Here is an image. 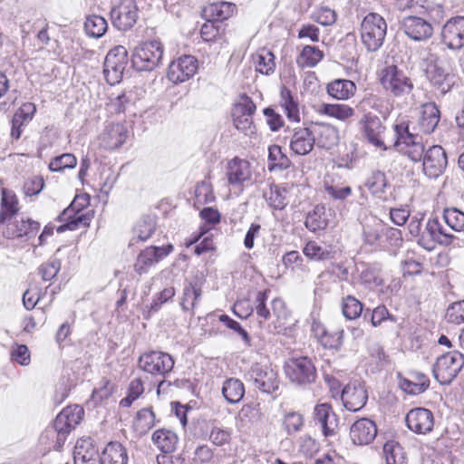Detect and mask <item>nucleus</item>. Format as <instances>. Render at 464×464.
Wrapping results in <instances>:
<instances>
[{
	"label": "nucleus",
	"mask_w": 464,
	"mask_h": 464,
	"mask_svg": "<svg viewBox=\"0 0 464 464\" xmlns=\"http://www.w3.org/2000/svg\"><path fill=\"white\" fill-rule=\"evenodd\" d=\"M222 395L230 404L238 403L245 395L244 383L237 378L227 379L222 385Z\"/></svg>",
	"instance_id": "nucleus-44"
},
{
	"label": "nucleus",
	"mask_w": 464,
	"mask_h": 464,
	"mask_svg": "<svg viewBox=\"0 0 464 464\" xmlns=\"http://www.w3.org/2000/svg\"><path fill=\"white\" fill-rule=\"evenodd\" d=\"M445 318L450 324H464V300L451 304L447 308Z\"/></svg>",
	"instance_id": "nucleus-64"
},
{
	"label": "nucleus",
	"mask_w": 464,
	"mask_h": 464,
	"mask_svg": "<svg viewBox=\"0 0 464 464\" xmlns=\"http://www.w3.org/2000/svg\"><path fill=\"white\" fill-rule=\"evenodd\" d=\"M264 197L269 206L275 209H283L287 205L285 197L278 186H271L264 193Z\"/></svg>",
	"instance_id": "nucleus-60"
},
{
	"label": "nucleus",
	"mask_w": 464,
	"mask_h": 464,
	"mask_svg": "<svg viewBox=\"0 0 464 464\" xmlns=\"http://www.w3.org/2000/svg\"><path fill=\"white\" fill-rule=\"evenodd\" d=\"M237 5L230 2H215L203 9V16L207 20L217 22L225 21L234 15Z\"/></svg>",
	"instance_id": "nucleus-36"
},
{
	"label": "nucleus",
	"mask_w": 464,
	"mask_h": 464,
	"mask_svg": "<svg viewBox=\"0 0 464 464\" xmlns=\"http://www.w3.org/2000/svg\"><path fill=\"white\" fill-rule=\"evenodd\" d=\"M362 304L354 296L347 295L342 301L343 314L349 320L358 318L362 312Z\"/></svg>",
	"instance_id": "nucleus-58"
},
{
	"label": "nucleus",
	"mask_w": 464,
	"mask_h": 464,
	"mask_svg": "<svg viewBox=\"0 0 464 464\" xmlns=\"http://www.w3.org/2000/svg\"><path fill=\"white\" fill-rule=\"evenodd\" d=\"M324 58V53L312 45H305L296 59L301 68H312L317 65Z\"/></svg>",
	"instance_id": "nucleus-51"
},
{
	"label": "nucleus",
	"mask_w": 464,
	"mask_h": 464,
	"mask_svg": "<svg viewBox=\"0 0 464 464\" xmlns=\"http://www.w3.org/2000/svg\"><path fill=\"white\" fill-rule=\"evenodd\" d=\"M464 365V357L459 352L446 353L437 358L433 365L434 378L443 385L450 384Z\"/></svg>",
	"instance_id": "nucleus-8"
},
{
	"label": "nucleus",
	"mask_w": 464,
	"mask_h": 464,
	"mask_svg": "<svg viewBox=\"0 0 464 464\" xmlns=\"http://www.w3.org/2000/svg\"><path fill=\"white\" fill-rule=\"evenodd\" d=\"M77 160L73 154L64 153L55 157L49 164L51 171H62L65 169H72L76 166Z\"/></svg>",
	"instance_id": "nucleus-62"
},
{
	"label": "nucleus",
	"mask_w": 464,
	"mask_h": 464,
	"mask_svg": "<svg viewBox=\"0 0 464 464\" xmlns=\"http://www.w3.org/2000/svg\"><path fill=\"white\" fill-rule=\"evenodd\" d=\"M84 29L88 35L94 38H100L106 33L108 24L102 16L92 14L87 16L84 23Z\"/></svg>",
	"instance_id": "nucleus-54"
},
{
	"label": "nucleus",
	"mask_w": 464,
	"mask_h": 464,
	"mask_svg": "<svg viewBox=\"0 0 464 464\" xmlns=\"http://www.w3.org/2000/svg\"><path fill=\"white\" fill-rule=\"evenodd\" d=\"M404 33L415 41L429 39L433 33L431 24L426 20L417 16H408L403 19Z\"/></svg>",
	"instance_id": "nucleus-30"
},
{
	"label": "nucleus",
	"mask_w": 464,
	"mask_h": 464,
	"mask_svg": "<svg viewBox=\"0 0 464 464\" xmlns=\"http://www.w3.org/2000/svg\"><path fill=\"white\" fill-rule=\"evenodd\" d=\"M1 205L0 223L4 224L9 218H13V216H14L19 210L16 195L12 190L2 188Z\"/></svg>",
	"instance_id": "nucleus-46"
},
{
	"label": "nucleus",
	"mask_w": 464,
	"mask_h": 464,
	"mask_svg": "<svg viewBox=\"0 0 464 464\" xmlns=\"http://www.w3.org/2000/svg\"><path fill=\"white\" fill-rule=\"evenodd\" d=\"M383 454L386 464H405V453L398 442H386L383 446Z\"/></svg>",
	"instance_id": "nucleus-56"
},
{
	"label": "nucleus",
	"mask_w": 464,
	"mask_h": 464,
	"mask_svg": "<svg viewBox=\"0 0 464 464\" xmlns=\"http://www.w3.org/2000/svg\"><path fill=\"white\" fill-rule=\"evenodd\" d=\"M327 92L336 100H348L356 92V85L353 81L337 79L327 85Z\"/></svg>",
	"instance_id": "nucleus-42"
},
{
	"label": "nucleus",
	"mask_w": 464,
	"mask_h": 464,
	"mask_svg": "<svg viewBox=\"0 0 464 464\" xmlns=\"http://www.w3.org/2000/svg\"><path fill=\"white\" fill-rule=\"evenodd\" d=\"M89 205V197L87 195L77 196L71 205L65 208L58 217V220L63 224L57 227L58 233L66 230H76L81 227L89 226L92 215L84 211Z\"/></svg>",
	"instance_id": "nucleus-3"
},
{
	"label": "nucleus",
	"mask_w": 464,
	"mask_h": 464,
	"mask_svg": "<svg viewBox=\"0 0 464 464\" xmlns=\"http://www.w3.org/2000/svg\"><path fill=\"white\" fill-rule=\"evenodd\" d=\"M304 255L314 261H325L334 258V252L331 247H324L315 241H309L303 249Z\"/></svg>",
	"instance_id": "nucleus-53"
},
{
	"label": "nucleus",
	"mask_w": 464,
	"mask_h": 464,
	"mask_svg": "<svg viewBox=\"0 0 464 464\" xmlns=\"http://www.w3.org/2000/svg\"><path fill=\"white\" fill-rule=\"evenodd\" d=\"M215 199L212 186L208 181H201L195 189V204H207Z\"/></svg>",
	"instance_id": "nucleus-63"
},
{
	"label": "nucleus",
	"mask_w": 464,
	"mask_h": 464,
	"mask_svg": "<svg viewBox=\"0 0 464 464\" xmlns=\"http://www.w3.org/2000/svg\"><path fill=\"white\" fill-rule=\"evenodd\" d=\"M314 420L320 425L324 436H331L337 427V417L327 403H322L314 408Z\"/></svg>",
	"instance_id": "nucleus-34"
},
{
	"label": "nucleus",
	"mask_w": 464,
	"mask_h": 464,
	"mask_svg": "<svg viewBox=\"0 0 464 464\" xmlns=\"http://www.w3.org/2000/svg\"><path fill=\"white\" fill-rule=\"evenodd\" d=\"M315 144V136L309 128L295 129L290 138L289 147L291 151L297 156L309 154Z\"/></svg>",
	"instance_id": "nucleus-27"
},
{
	"label": "nucleus",
	"mask_w": 464,
	"mask_h": 464,
	"mask_svg": "<svg viewBox=\"0 0 464 464\" xmlns=\"http://www.w3.org/2000/svg\"><path fill=\"white\" fill-rule=\"evenodd\" d=\"M387 32L386 21L376 13L368 14L361 24L360 35L368 52H376L383 44Z\"/></svg>",
	"instance_id": "nucleus-2"
},
{
	"label": "nucleus",
	"mask_w": 464,
	"mask_h": 464,
	"mask_svg": "<svg viewBox=\"0 0 464 464\" xmlns=\"http://www.w3.org/2000/svg\"><path fill=\"white\" fill-rule=\"evenodd\" d=\"M430 386V379L420 372H411L409 377L400 379L401 389L408 394L418 395L424 392Z\"/></svg>",
	"instance_id": "nucleus-35"
},
{
	"label": "nucleus",
	"mask_w": 464,
	"mask_h": 464,
	"mask_svg": "<svg viewBox=\"0 0 464 464\" xmlns=\"http://www.w3.org/2000/svg\"><path fill=\"white\" fill-rule=\"evenodd\" d=\"M247 375L255 388L264 393L273 394L279 388L277 372L267 364L254 363Z\"/></svg>",
	"instance_id": "nucleus-11"
},
{
	"label": "nucleus",
	"mask_w": 464,
	"mask_h": 464,
	"mask_svg": "<svg viewBox=\"0 0 464 464\" xmlns=\"http://www.w3.org/2000/svg\"><path fill=\"white\" fill-rule=\"evenodd\" d=\"M209 423L206 420H198L196 422L194 435L198 438L208 440L217 446H222L228 442L230 432L219 427H212L208 434Z\"/></svg>",
	"instance_id": "nucleus-31"
},
{
	"label": "nucleus",
	"mask_w": 464,
	"mask_h": 464,
	"mask_svg": "<svg viewBox=\"0 0 464 464\" xmlns=\"http://www.w3.org/2000/svg\"><path fill=\"white\" fill-rule=\"evenodd\" d=\"M128 460L126 448L117 441L108 443L100 459L101 464H128Z\"/></svg>",
	"instance_id": "nucleus-37"
},
{
	"label": "nucleus",
	"mask_w": 464,
	"mask_h": 464,
	"mask_svg": "<svg viewBox=\"0 0 464 464\" xmlns=\"http://www.w3.org/2000/svg\"><path fill=\"white\" fill-rule=\"evenodd\" d=\"M74 464H98V449L92 440L88 439L78 440L73 450Z\"/></svg>",
	"instance_id": "nucleus-32"
},
{
	"label": "nucleus",
	"mask_w": 464,
	"mask_h": 464,
	"mask_svg": "<svg viewBox=\"0 0 464 464\" xmlns=\"http://www.w3.org/2000/svg\"><path fill=\"white\" fill-rule=\"evenodd\" d=\"M155 222L152 218H147L137 222L133 228V236L130 245L148 240L155 231Z\"/></svg>",
	"instance_id": "nucleus-52"
},
{
	"label": "nucleus",
	"mask_w": 464,
	"mask_h": 464,
	"mask_svg": "<svg viewBox=\"0 0 464 464\" xmlns=\"http://www.w3.org/2000/svg\"><path fill=\"white\" fill-rule=\"evenodd\" d=\"M423 172L431 179L438 178L446 169L448 160L446 152L440 145L431 146L422 159Z\"/></svg>",
	"instance_id": "nucleus-23"
},
{
	"label": "nucleus",
	"mask_w": 464,
	"mask_h": 464,
	"mask_svg": "<svg viewBox=\"0 0 464 464\" xmlns=\"http://www.w3.org/2000/svg\"><path fill=\"white\" fill-rule=\"evenodd\" d=\"M280 106L284 109L287 119L292 122L300 121L299 104L297 100L292 95L289 89L283 86L280 92Z\"/></svg>",
	"instance_id": "nucleus-43"
},
{
	"label": "nucleus",
	"mask_w": 464,
	"mask_h": 464,
	"mask_svg": "<svg viewBox=\"0 0 464 464\" xmlns=\"http://www.w3.org/2000/svg\"><path fill=\"white\" fill-rule=\"evenodd\" d=\"M285 376L297 385H307L316 379V369L312 360L306 356L293 357L284 365Z\"/></svg>",
	"instance_id": "nucleus-9"
},
{
	"label": "nucleus",
	"mask_w": 464,
	"mask_h": 464,
	"mask_svg": "<svg viewBox=\"0 0 464 464\" xmlns=\"http://www.w3.org/2000/svg\"><path fill=\"white\" fill-rule=\"evenodd\" d=\"M440 120V111L434 102H427L421 105L417 129L422 134L432 133Z\"/></svg>",
	"instance_id": "nucleus-29"
},
{
	"label": "nucleus",
	"mask_w": 464,
	"mask_h": 464,
	"mask_svg": "<svg viewBox=\"0 0 464 464\" xmlns=\"http://www.w3.org/2000/svg\"><path fill=\"white\" fill-rule=\"evenodd\" d=\"M226 176L230 186L239 188L250 180L252 176L250 162L235 157L227 164Z\"/></svg>",
	"instance_id": "nucleus-25"
},
{
	"label": "nucleus",
	"mask_w": 464,
	"mask_h": 464,
	"mask_svg": "<svg viewBox=\"0 0 464 464\" xmlns=\"http://www.w3.org/2000/svg\"><path fill=\"white\" fill-rule=\"evenodd\" d=\"M256 71L266 75L274 72L276 69L275 56L267 49H261L252 56Z\"/></svg>",
	"instance_id": "nucleus-47"
},
{
	"label": "nucleus",
	"mask_w": 464,
	"mask_h": 464,
	"mask_svg": "<svg viewBox=\"0 0 464 464\" xmlns=\"http://www.w3.org/2000/svg\"><path fill=\"white\" fill-rule=\"evenodd\" d=\"M127 128L121 123H107L97 137L99 146L105 150L119 149L126 141Z\"/></svg>",
	"instance_id": "nucleus-22"
},
{
	"label": "nucleus",
	"mask_w": 464,
	"mask_h": 464,
	"mask_svg": "<svg viewBox=\"0 0 464 464\" xmlns=\"http://www.w3.org/2000/svg\"><path fill=\"white\" fill-rule=\"evenodd\" d=\"M329 213L323 205H316L305 218L304 225L312 232L324 230L329 223Z\"/></svg>",
	"instance_id": "nucleus-41"
},
{
	"label": "nucleus",
	"mask_w": 464,
	"mask_h": 464,
	"mask_svg": "<svg viewBox=\"0 0 464 464\" xmlns=\"http://www.w3.org/2000/svg\"><path fill=\"white\" fill-rule=\"evenodd\" d=\"M163 53V44L159 40L141 43L132 53V65L138 71L151 72L160 64Z\"/></svg>",
	"instance_id": "nucleus-5"
},
{
	"label": "nucleus",
	"mask_w": 464,
	"mask_h": 464,
	"mask_svg": "<svg viewBox=\"0 0 464 464\" xmlns=\"http://www.w3.org/2000/svg\"><path fill=\"white\" fill-rule=\"evenodd\" d=\"M151 440L157 448L163 453L175 451L179 438L177 434L168 429H160L153 432Z\"/></svg>",
	"instance_id": "nucleus-39"
},
{
	"label": "nucleus",
	"mask_w": 464,
	"mask_h": 464,
	"mask_svg": "<svg viewBox=\"0 0 464 464\" xmlns=\"http://www.w3.org/2000/svg\"><path fill=\"white\" fill-rule=\"evenodd\" d=\"M405 422L410 430L426 435L432 431L435 424L433 412L426 408L417 407L408 411Z\"/></svg>",
	"instance_id": "nucleus-20"
},
{
	"label": "nucleus",
	"mask_w": 464,
	"mask_h": 464,
	"mask_svg": "<svg viewBox=\"0 0 464 464\" xmlns=\"http://www.w3.org/2000/svg\"><path fill=\"white\" fill-rule=\"evenodd\" d=\"M128 63V52L122 45L109 51L104 61L103 73L108 83L114 85L121 82Z\"/></svg>",
	"instance_id": "nucleus-12"
},
{
	"label": "nucleus",
	"mask_w": 464,
	"mask_h": 464,
	"mask_svg": "<svg viewBox=\"0 0 464 464\" xmlns=\"http://www.w3.org/2000/svg\"><path fill=\"white\" fill-rule=\"evenodd\" d=\"M156 422L155 413L150 407L140 410L133 420V429L140 435H145Z\"/></svg>",
	"instance_id": "nucleus-45"
},
{
	"label": "nucleus",
	"mask_w": 464,
	"mask_h": 464,
	"mask_svg": "<svg viewBox=\"0 0 464 464\" xmlns=\"http://www.w3.org/2000/svg\"><path fill=\"white\" fill-rule=\"evenodd\" d=\"M256 104L248 97H243L236 104L233 110V121L235 127L245 135L251 136L255 133V126L252 121V115L256 111Z\"/></svg>",
	"instance_id": "nucleus-19"
},
{
	"label": "nucleus",
	"mask_w": 464,
	"mask_h": 464,
	"mask_svg": "<svg viewBox=\"0 0 464 464\" xmlns=\"http://www.w3.org/2000/svg\"><path fill=\"white\" fill-rule=\"evenodd\" d=\"M83 413V409L79 405L64 408L56 416L53 424L45 429L41 440H51L50 448L60 450L64 444L67 435L80 423Z\"/></svg>",
	"instance_id": "nucleus-1"
},
{
	"label": "nucleus",
	"mask_w": 464,
	"mask_h": 464,
	"mask_svg": "<svg viewBox=\"0 0 464 464\" xmlns=\"http://www.w3.org/2000/svg\"><path fill=\"white\" fill-rule=\"evenodd\" d=\"M359 125L369 143L383 150L387 149L383 140L385 126L377 115L372 112L365 113Z\"/></svg>",
	"instance_id": "nucleus-18"
},
{
	"label": "nucleus",
	"mask_w": 464,
	"mask_h": 464,
	"mask_svg": "<svg viewBox=\"0 0 464 464\" xmlns=\"http://www.w3.org/2000/svg\"><path fill=\"white\" fill-rule=\"evenodd\" d=\"M365 187L373 196L381 198L385 193V189L388 187V180L385 174L379 170L372 172L367 179Z\"/></svg>",
	"instance_id": "nucleus-55"
},
{
	"label": "nucleus",
	"mask_w": 464,
	"mask_h": 464,
	"mask_svg": "<svg viewBox=\"0 0 464 464\" xmlns=\"http://www.w3.org/2000/svg\"><path fill=\"white\" fill-rule=\"evenodd\" d=\"M454 238L455 237L448 233L437 218H430L418 242L423 248L431 251L437 244L450 245Z\"/></svg>",
	"instance_id": "nucleus-13"
},
{
	"label": "nucleus",
	"mask_w": 464,
	"mask_h": 464,
	"mask_svg": "<svg viewBox=\"0 0 464 464\" xmlns=\"http://www.w3.org/2000/svg\"><path fill=\"white\" fill-rule=\"evenodd\" d=\"M313 131L315 142L320 148L330 150L338 142V131L332 125L316 124V128Z\"/></svg>",
	"instance_id": "nucleus-40"
},
{
	"label": "nucleus",
	"mask_w": 464,
	"mask_h": 464,
	"mask_svg": "<svg viewBox=\"0 0 464 464\" xmlns=\"http://www.w3.org/2000/svg\"><path fill=\"white\" fill-rule=\"evenodd\" d=\"M381 83L384 90L395 98L408 96L414 87L408 73L397 65H388L382 70Z\"/></svg>",
	"instance_id": "nucleus-7"
},
{
	"label": "nucleus",
	"mask_w": 464,
	"mask_h": 464,
	"mask_svg": "<svg viewBox=\"0 0 464 464\" xmlns=\"http://www.w3.org/2000/svg\"><path fill=\"white\" fill-rule=\"evenodd\" d=\"M138 363L145 372L160 377H165L174 367L172 356L161 351L145 352L140 356Z\"/></svg>",
	"instance_id": "nucleus-10"
},
{
	"label": "nucleus",
	"mask_w": 464,
	"mask_h": 464,
	"mask_svg": "<svg viewBox=\"0 0 464 464\" xmlns=\"http://www.w3.org/2000/svg\"><path fill=\"white\" fill-rule=\"evenodd\" d=\"M441 41L450 50L464 47V16L448 20L441 29Z\"/></svg>",
	"instance_id": "nucleus-21"
},
{
	"label": "nucleus",
	"mask_w": 464,
	"mask_h": 464,
	"mask_svg": "<svg viewBox=\"0 0 464 464\" xmlns=\"http://www.w3.org/2000/svg\"><path fill=\"white\" fill-rule=\"evenodd\" d=\"M342 401L350 411H358L364 407L368 393L364 384L360 381L349 382L342 391Z\"/></svg>",
	"instance_id": "nucleus-24"
},
{
	"label": "nucleus",
	"mask_w": 464,
	"mask_h": 464,
	"mask_svg": "<svg viewBox=\"0 0 464 464\" xmlns=\"http://www.w3.org/2000/svg\"><path fill=\"white\" fill-rule=\"evenodd\" d=\"M376 435V424L368 418L359 419L350 428V438L354 445H369L373 441Z\"/></svg>",
	"instance_id": "nucleus-26"
},
{
	"label": "nucleus",
	"mask_w": 464,
	"mask_h": 464,
	"mask_svg": "<svg viewBox=\"0 0 464 464\" xmlns=\"http://www.w3.org/2000/svg\"><path fill=\"white\" fill-rule=\"evenodd\" d=\"M318 113L326 115L339 121H346L355 113L353 108L347 104L323 103L318 107Z\"/></svg>",
	"instance_id": "nucleus-48"
},
{
	"label": "nucleus",
	"mask_w": 464,
	"mask_h": 464,
	"mask_svg": "<svg viewBox=\"0 0 464 464\" xmlns=\"http://www.w3.org/2000/svg\"><path fill=\"white\" fill-rule=\"evenodd\" d=\"M144 392L143 382L140 379L136 378L131 380L128 389V394L125 398L121 399L120 405L121 407H130L134 401H136Z\"/></svg>",
	"instance_id": "nucleus-61"
},
{
	"label": "nucleus",
	"mask_w": 464,
	"mask_h": 464,
	"mask_svg": "<svg viewBox=\"0 0 464 464\" xmlns=\"http://www.w3.org/2000/svg\"><path fill=\"white\" fill-rule=\"evenodd\" d=\"M395 133L394 146L397 150L407 156L413 162H421L425 148L423 143L409 131V125L406 121H401L393 126Z\"/></svg>",
	"instance_id": "nucleus-6"
},
{
	"label": "nucleus",
	"mask_w": 464,
	"mask_h": 464,
	"mask_svg": "<svg viewBox=\"0 0 464 464\" xmlns=\"http://www.w3.org/2000/svg\"><path fill=\"white\" fill-rule=\"evenodd\" d=\"M432 65L427 69L430 82L437 86L441 93L448 92L454 84L455 76L438 63L434 54L430 55Z\"/></svg>",
	"instance_id": "nucleus-28"
},
{
	"label": "nucleus",
	"mask_w": 464,
	"mask_h": 464,
	"mask_svg": "<svg viewBox=\"0 0 464 464\" xmlns=\"http://www.w3.org/2000/svg\"><path fill=\"white\" fill-rule=\"evenodd\" d=\"M202 285L198 281L187 282L183 288L180 305L185 311H193L201 299Z\"/></svg>",
	"instance_id": "nucleus-38"
},
{
	"label": "nucleus",
	"mask_w": 464,
	"mask_h": 464,
	"mask_svg": "<svg viewBox=\"0 0 464 464\" xmlns=\"http://www.w3.org/2000/svg\"><path fill=\"white\" fill-rule=\"evenodd\" d=\"M384 227L385 226L380 224L366 227L363 231L365 243L384 249Z\"/></svg>",
	"instance_id": "nucleus-57"
},
{
	"label": "nucleus",
	"mask_w": 464,
	"mask_h": 464,
	"mask_svg": "<svg viewBox=\"0 0 464 464\" xmlns=\"http://www.w3.org/2000/svg\"><path fill=\"white\" fill-rule=\"evenodd\" d=\"M139 16L135 0H121L111 10V19L114 27L127 31L134 26Z\"/></svg>",
	"instance_id": "nucleus-14"
},
{
	"label": "nucleus",
	"mask_w": 464,
	"mask_h": 464,
	"mask_svg": "<svg viewBox=\"0 0 464 464\" xmlns=\"http://www.w3.org/2000/svg\"><path fill=\"white\" fill-rule=\"evenodd\" d=\"M89 205V197L87 195L77 196L71 205L65 208L58 217V220L63 224L57 227L58 233L66 230H76L81 227L89 226L92 215L84 211Z\"/></svg>",
	"instance_id": "nucleus-4"
},
{
	"label": "nucleus",
	"mask_w": 464,
	"mask_h": 464,
	"mask_svg": "<svg viewBox=\"0 0 464 464\" xmlns=\"http://www.w3.org/2000/svg\"><path fill=\"white\" fill-rule=\"evenodd\" d=\"M271 305L273 315L276 318L274 323V330L272 332L275 334H280L282 331L285 330V324L290 313L286 308L285 301L281 298L273 299Z\"/></svg>",
	"instance_id": "nucleus-50"
},
{
	"label": "nucleus",
	"mask_w": 464,
	"mask_h": 464,
	"mask_svg": "<svg viewBox=\"0 0 464 464\" xmlns=\"http://www.w3.org/2000/svg\"><path fill=\"white\" fill-rule=\"evenodd\" d=\"M198 71V60L192 55H182L173 60L168 68V79L181 83L192 78Z\"/></svg>",
	"instance_id": "nucleus-16"
},
{
	"label": "nucleus",
	"mask_w": 464,
	"mask_h": 464,
	"mask_svg": "<svg viewBox=\"0 0 464 464\" xmlns=\"http://www.w3.org/2000/svg\"><path fill=\"white\" fill-rule=\"evenodd\" d=\"M443 218L454 231H464V212L456 208H448L443 212Z\"/></svg>",
	"instance_id": "nucleus-59"
},
{
	"label": "nucleus",
	"mask_w": 464,
	"mask_h": 464,
	"mask_svg": "<svg viewBox=\"0 0 464 464\" xmlns=\"http://www.w3.org/2000/svg\"><path fill=\"white\" fill-rule=\"evenodd\" d=\"M6 226L3 231L5 237L8 239L20 238L28 240L34 237L40 228V224L31 218H9L5 222Z\"/></svg>",
	"instance_id": "nucleus-17"
},
{
	"label": "nucleus",
	"mask_w": 464,
	"mask_h": 464,
	"mask_svg": "<svg viewBox=\"0 0 464 464\" xmlns=\"http://www.w3.org/2000/svg\"><path fill=\"white\" fill-rule=\"evenodd\" d=\"M268 298V292H257L254 301V306L249 309V313L242 314L237 313V310L241 308L245 304L244 301L237 302L233 306L234 314L240 318H247L254 311L256 312L258 318L262 319L259 321L261 324L263 321H267L271 318V313L269 308L266 306V301Z\"/></svg>",
	"instance_id": "nucleus-33"
},
{
	"label": "nucleus",
	"mask_w": 464,
	"mask_h": 464,
	"mask_svg": "<svg viewBox=\"0 0 464 464\" xmlns=\"http://www.w3.org/2000/svg\"><path fill=\"white\" fill-rule=\"evenodd\" d=\"M174 247L171 244L162 246H147L141 250L134 263V271L140 275L148 274L150 269L168 256Z\"/></svg>",
	"instance_id": "nucleus-15"
},
{
	"label": "nucleus",
	"mask_w": 464,
	"mask_h": 464,
	"mask_svg": "<svg viewBox=\"0 0 464 464\" xmlns=\"http://www.w3.org/2000/svg\"><path fill=\"white\" fill-rule=\"evenodd\" d=\"M291 166V160L283 153L279 145L274 144L268 148V169L269 171L284 170Z\"/></svg>",
	"instance_id": "nucleus-49"
}]
</instances>
